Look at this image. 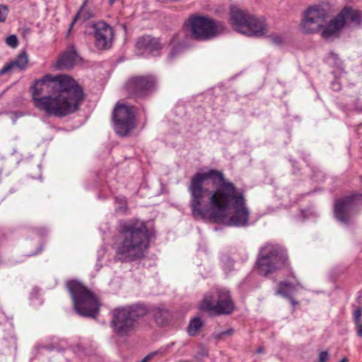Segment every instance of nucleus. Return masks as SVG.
<instances>
[{
  "label": "nucleus",
  "mask_w": 362,
  "mask_h": 362,
  "mask_svg": "<svg viewBox=\"0 0 362 362\" xmlns=\"http://www.w3.org/2000/svg\"><path fill=\"white\" fill-rule=\"evenodd\" d=\"M329 360V354L328 351H321L318 356V362H327Z\"/></svg>",
  "instance_id": "a878e982"
},
{
  "label": "nucleus",
  "mask_w": 362,
  "mask_h": 362,
  "mask_svg": "<svg viewBox=\"0 0 362 362\" xmlns=\"http://www.w3.org/2000/svg\"><path fill=\"white\" fill-rule=\"evenodd\" d=\"M234 333V330L233 329H228L227 330L219 332H214L212 336L216 340H222L224 339L226 337H230Z\"/></svg>",
  "instance_id": "5701e85b"
},
{
  "label": "nucleus",
  "mask_w": 362,
  "mask_h": 362,
  "mask_svg": "<svg viewBox=\"0 0 362 362\" xmlns=\"http://www.w3.org/2000/svg\"><path fill=\"white\" fill-rule=\"evenodd\" d=\"M8 7L6 6L1 5V22H4L6 20L8 15Z\"/></svg>",
  "instance_id": "bb28decb"
},
{
  "label": "nucleus",
  "mask_w": 362,
  "mask_h": 362,
  "mask_svg": "<svg viewBox=\"0 0 362 362\" xmlns=\"http://www.w3.org/2000/svg\"><path fill=\"white\" fill-rule=\"evenodd\" d=\"M93 16V13L90 11L89 8H88L86 6H81L79 11L74 16V18L71 24V28L73 26V25L77 20L81 19L82 21H86L91 18Z\"/></svg>",
  "instance_id": "4be33fe9"
},
{
  "label": "nucleus",
  "mask_w": 362,
  "mask_h": 362,
  "mask_svg": "<svg viewBox=\"0 0 362 362\" xmlns=\"http://www.w3.org/2000/svg\"><path fill=\"white\" fill-rule=\"evenodd\" d=\"M327 11L321 6H310L304 13L301 28L308 33L318 32L326 23Z\"/></svg>",
  "instance_id": "f8f14e48"
},
{
  "label": "nucleus",
  "mask_w": 362,
  "mask_h": 362,
  "mask_svg": "<svg viewBox=\"0 0 362 362\" xmlns=\"http://www.w3.org/2000/svg\"><path fill=\"white\" fill-rule=\"evenodd\" d=\"M262 351V349H259L257 352L261 353Z\"/></svg>",
  "instance_id": "2f4dec72"
},
{
  "label": "nucleus",
  "mask_w": 362,
  "mask_h": 362,
  "mask_svg": "<svg viewBox=\"0 0 362 362\" xmlns=\"http://www.w3.org/2000/svg\"><path fill=\"white\" fill-rule=\"evenodd\" d=\"M116 0H110V4H113Z\"/></svg>",
  "instance_id": "7c9ffc66"
},
{
  "label": "nucleus",
  "mask_w": 362,
  "mask_h": 362,
  "mask_svg": "<svg viewBox=\"0 0 362 362\" xmlns=\"http://www.w3.org/2000/svg\"><path fill=\"white\" fill-rule=\"evenodd\" d=\"M156 82L152 75L135 76L127 82L126 90L131 96L143 97L154 88Z\"/></svg>",
  "instance_id": "ddd939ff"
},
{
  "label": "nucleus",
  "mask_w": 362,
  "mask_h": 362,
  "mask_svg": "<svg viewBox=\"0 0 362 362\" xmlns=\"http://www.w3.org/2000/svg\"><path fill=\"white\" fill-rule=\"evenodd\" d=\"M76 311L82 316L95 318L100 303L95 294L81 282L71 280L66 283Z\"/></svg>",
  "instance_id": "39448f33"
},
{
  "label": "nucleus",
  "mask_w": 362,
  "mask_h": 362,
  "mask_svg": "<svg viewBox=\"0 0 362 362\" xmlns=\"http://www.w3.org/2000/svg\"><path fill=\"white\" fill-rule=\"evenodd\" d=\"M149 242L148 229L144 221L139 219L120 221L118 239L115 244V260L132 262L142 259Z\"/></svg>",
  "instance_id": "7ed1b4c3"
},
{
  "label": "nucleus",
  "mask_w": 362,
  "mask_h": 362,
  "mask_svg": "<svg viewBox=\"0 0 362 362\" xmlns=\"http://www.w3.org/2000/svg\"><path fill=\"white\" fill-rule=\"evenodd\" d=\"M135 112L134 106L122 103L116 105L112 118L115 131L118 135L126 136L135 127Z\"/></svg>",
  "instance_id": "9d476101"
},
{
  "label": "nucleus",
  "mask_w": 362,
  "mask_h": 362,
  "mask_svg": "<svg viewBox=\"0 0 362 362\" xmlns=\"http://www.w3.org/2000/svg\"><path fill=\"white\" fill-rule=\"evenodd\" d=\"M234 308L228 291L225 288H215L207 293L200 305V309L210 314H229Z\"/></svg>",
  "instance_id": "1a4fd4ad"
},
{
  "label": "nucleus",
  "mask_w": 362,
  "mask_h": 362,
  "mask_svg": "<svg viewBox=\"0 0 362 362\" xmlns=\"http://www.w3.org/2000/svg\"><path fill=\"white\" fill-rule=\"evenodd\" d=\"M136 49L141 54H150L154 56L159 54L163 45L159 38L144 35L139 37L136 44Z\"/></svg>",
  "instance_id": "dca6fc26"
},
{
  "label": "nucleus",
  "mask_w": 362,
  "mask_h": 362,
  "mask_svg": "<svg viewBox=\"0 0 362 362\" xmlns=\"http://www.w3.org/2000/svg\"><path fill=\"white\" fill-rule=\"evenodd\" d=\"M148 313V308L140 304L115 308L112 313L111 328L119 337L129 336L136 331L139 321Z\"/></svg>",
  "instance_id": "20e7f679"
},
{
  "label": "nucleus",
  "mask_w": 362,
  "mask_h": 362,
  "mask_svg": "<svg viewBox=\"0 0 362 362\" xmlns=\"http://www.w3.org/2000/svg\"><path fill=\"white\" fill-rule=\"evenodd\" d=\"M230 22L238 32L247 36H262L268 32L265 19L241 10L235 6L230 8Z\"/></svg>",
  "instance_id": "423d86ee"
},
{
  "label": "nucleus",
  "mask_w": 362,
  "mask_h": 362,
  "mask_svg": "<svg viewBox=\"0 0 362 362\" xmlns=\"http://www.w3.org/2000/svg\"><path fill=\"white\" fill-rule=\"evenodd\" d=\"M269 39L271 42L276 45H279L283 43L284 38L281 35H277V34H273L269 35Z\"/></svg>",
  "instance_id": "393cba45"
},
{
  "label": "nucleus",
  "mask_w": 362,
  "mask_h": 362,
  "mask_svg": "<svg viewBox=\"0 0 362 362\" xmlns=\"http://www.w3.org/2000/svg\"><path fill=\"white\" fill-rule=\"evenodd\" d=\"M95 47L99 50L109 49L113 42V28L105 21L91 23Z\"/></svg>",
  "instance_id": "4468645a"
},
{
  "label": "nucleus",
  "mask_w": 362,
  "mask_h": 362,
  "mask_svg": "<svg viewBox=\"0 0 362 362\" xmlns=\"http://www.w3.org/2000/svg\"><path fill=\"white\" fill-rule=\"evenodd\" d=\"M88 0H83L82 6H86V4L88 3Z\"/></svg>",
  "instance_id": "c756f323"
},
{
  "label": "nucleus",
  "mask_w": 362,
  "mask_h": 362,
  "mask_svg": "<svg viewBox=\"0 0 362 362\" xmlns=\"http://www.w3.org/2000/svg\"><path fill=\"white\" fill-rule=\"evenodd\" d=\"M362 308H357L353 313L354 322L356 327V334L362 337V322H361Z\"/></svg>",
  "instance_id": "412c9836"
},
{
  "label": "nucleus",
  "mask_w": 362,
  "mask_h": 362,
  "mask_svg": "<svg viewBox=\"0 0 362 362\" xmlns=\"http://www.w3.org/2000/svg\"><path fill=\"white\" fill-rule=\"evenodd\" d=\"M203 326V322L200 317H194L189 321L187 331L189 336L194 337Z\"/></svg>",
  "instance_id": "aec40b11"
},
{
  "label": "nucleus",
  "mask_w": 362,
  "mask_h": 362,
  "mask_svg": "<svg viewBox=\"0 0 362 362\" xmlns=\"http://www.w3.org/2000/svg\"><path fill=\"white\" fill-rule=\"evenodd\" d=\"M297 291L298 285L288 281H281L278 285L276 294L287 298L294 306L296 305L298 303L293 299L292 295Z\"/></svg>",
  "instance_id": "a211bd4d"
},
{
  "label": "nucleus",
  "mask_w": 362,
  "mask_h": 362,
  "mask_svg": "<svg viewBox=\"0 0 362 362\" xmlns=\"http://www.w3.org/2000/svg\"><path fill=\"white\" fill-rule=\"evenodd\" d=\"M6 43L11 47L16 48L18 45V40L15 35H11L6 38Z\"/></svg>",
  "instance_id": "b1692460"
},
{
  "label": "nucleus",
  "mask_w": 362,
  "mask_h": 362,
  "mask_svg": "<svg viewBox=\"0 0 362 362\" xmlns=\"http://www.w3.org/2000/svg\"><path fill=\"white\" fill-rule=\"evenodd\" d=\"M28 64V57L25 52H21L18 57L6 64L1 69V74L6 73H16L24 71L27 69Z\"/></svg>",
  "instance_id": "f3484780"
},
{
  "label": "nucleus",
  "mask_w": 362,
  "mask_h": 362,
  "mask_svg": "<svg viewBox=\"0 0 362 362\" xmlns=\"http://www.w3.org/2000/svg\"><path fill=\"white\" fill-rule=\"evenodd\" d=\"M339 362H349V359L346 357H344Z\"/></svg>",
  "instance_id": "c85d7f7f"
},
{
  "label": "nucleus",
  "mask_w": 362,
  "mask_h": 362,
  "mask_svg": "<svg viewBox=\"0 0 362 362\" xmlns=\"http://www.w3.org/2000/svg\"><path fill=\"white\" fill-rule=\"evenodd\" d=\"M190 208L196 219H209L214 223H223L228 214L229 226L244 227L248 225L250 211L247 207L245 192L233 182L227 180L223 173L216 170L197 173L188 187Z\"/></svg>",
  "instance_id": "f257e3e1"
},
{
  "label": "nucleus",
  "mask_w": 362,
  "mask_h": 362,
  "mask_svg": "<svg viewBox=\"0 0 362 362\" xmlns=\"http://www.w3.org/2000/svg\"><path fill=\"white\" fill-rule=\"evenodd\" d=\"M362 20V13L352 8H344L336 17L332 19L322 33L324 38L328 39L335 35L344 27L346 21L356 24Z\"/></svg>",
  "instance_id": "9b49d317"
},
{
  "label": "nucleus",
  "mask_w": 362,
  "mask_h": 362,
  "mask_svg": "<svg viewBox=\"0 0 362 362\" xmlns=\"http://www.w3.org/2000/svg\"><path fill=\"white\" fill-rule=\"evenodd\" d=\"M78 54L75 50L64 52L59 57L57 64L60 69L72 68L76 62Z\"/></svg>",
  "instance_id": "6ab92c4d"
},
{
  "label": "nucleus",
  "mask_w": 362,
  "mask_h": 362,
  "mask_svg": "<svg viewBox=\"0 0 362 362\" xmlns=\"http://www.w3.org/2000/svg\"><path fill=\"white\" fill-rule=\"evenodd\" d=\"M361 194H355L346 196L338 200L334 206L335 216L338 220L344 223H348L352 216L357 211L356 199Z\"/></svg>",
  "instance_id": "2eb2a0df"
},
{
  "label": "nucleus",
  "mask_w": 362,
  "mask_h": 362,
  "mask_svg": "<svg viewBox=\"0 0 362 362\" xmlns=\"http://www.w3.org/2000/svg\"><path fill=\"white\" fill-rule=\"evenodd\" d=\"M153 354H150V355H148L146 356L142 361L141 362H148L151 358V357L153 356Z\"/></svg>",
  "instance_id": "cd10ccee"
},
{
  "label": "nucleus",
  "mask_w": 362,
  "mask_h": 362,
  "mask_svg": "<svg viewBox=\"0 0 362 362\" xmlns=\"http://www.w3.org/2000/svg\"><path fill=\"white\" fill-rule=\"evenodd\" d=\"M32 97L38 110L60 118L78 111L85 98L82 87L64 74H48L36 81Z\"/></svg>",
  "instance_id": "f03ea898"
},
{
  "label": "nucleus",
  "mask_w": 362,
  "mask_h": 362,
  "mask_svg": "<svg viewBox=\"0 0 362 362\" xmlns=\"http://www.w3.org/2000/svg\"><path fill=\"white\" fill-rule=\"evenodd\" d=\"M288 265L286 254L272 245H266L261 249L255 263L257 272L264 276L287 268Z\"/></svg>",
  "instance_id": "0eeeda50"
},
{
  "label": "nucleus",
  "mask_w": 362,
  "mask_h": 362,
  "mask_svg": "<svg viewBox=\"0 0 362 362\" xmlns=\"http://www.w3.org/2000/svg\"><path fill=\"white\" fill-rule=\"evenodd\" d=\"M184 28L192 39L206 41L217 36L224 26L210 18L193 14L185 21Z\"/></svg>",
  "instance_id": "6e6552de"
}]
</instances>
